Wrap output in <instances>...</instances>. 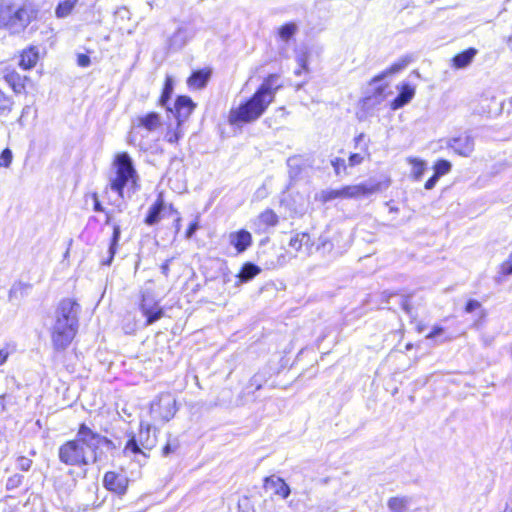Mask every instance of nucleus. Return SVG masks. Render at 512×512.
I'll list each match as a JSON object with an SVG mask.
<instances>
[{
  "label": "nucleus",
  "mask_w": 512,
  "mask_h": 512,
  "mask_svg": "<svg viewBox=\"0 0 512 512\" xmlns=\"http://www.w3.org/2000/svg\"><path fill=\"white\" fill-rule=\"evenodd\" d=\"M118 446L107 437L81 423L76 436L63 443L58 449L59 461L67 466H87L103 459V450H116Z\"/></svg>",
  "instance_id": "f257e3e1"
},
{
  "label": "nucleus",
  "mask_w": 512,
  "mask_h": 512,
  "mask_svg": "<svg viewBox=\"0 0 512 512\" xmlns=\"http://www.w3.org/2000/svg\"><path fill=\"white\" fill-rule=\"evenodd\" d=\"M80 305L73 299H63L55 311L52 343L57 351L65 350L74 339L78 326Z\"/></svg>",
  "instance_id": "f03ea898"
},
{
  "label": "nucleus",
  "mask_w": 512,
  "mask_h": 512,
  "mask_svg": "<svg viewBox=\"0 0 512 512\" xmlns=\"http://www.w3.org/2000/svg\"><path fill=\"white\" fill-rule=\"evenodd\" d=\"M37 17V9L30 0H4L0 3V28L18 34Z\"/></svg>",
  "instance_id": "7ed1b4c3"
},
{
  "label": "nucleus",
  "mask_w": 512,
  "mask_h": 512,
  "mask_svg": "<svg viewBox=\"0 0 512 512\" xmlns=\"http://www.w3.org/2000/svg\"><path fill=\"white\" fill-rule=\"evenodd\" d=\"M271 103L270 97L255 91L248 100L230 110L229 122L233 125L254 122L265 113Z\"/></svg>",
  "instance_id": "20e7f679"
},
{
  "label": "nucleus",
  "mask_w": 512,
  "mask_h": 512,
  "mask_svg": "<svg viewBox=\"0 0 512 512\" xmlns=\"http://www.w3.org/2000/svg\"><path fill=\"white\" fill-rule=\"evenodd\" d=\"M116 169L115 177L110 179V188L118 194V198H123V190L126 186L134 188L137 180V173L133 165L132 158L127 152L117 154L114 160Z\"/></svg>",
  "instance_id": "39448f33"
},
{
  "label": "nucleus",
  "mask_w": 512,
  "mask_h": 512,
  "mask_svg": "<svg viewBox=\"0 0 512 512\" xmlns=\"http://www.w3.org/2000/svg\"><path fill=\"white\" fill-rule=\"evenodd\" d=\"M156 428L151 426L150 424L140 423V429L137 435H132L125 447L124 454L129 456H138L141 455L144 458H147L148 455L146 451H150L156 446L157 443V435Z\"/></svg>",
  "instance_id": "423d86ee"
},
{
  "label": "nucleus",
  "mask_w": 512,
  "mask_h": 512,
  "mask_svg": "<svg viewBox=\"0 0 512 512\" xmlns=\"http://www.w3.org/2000/svg\"><path fill=\"white\" fill-rule=\"evenodd\" d=\"M139 309L146 317V325H151L161 319L164 315L163 308L156 300L154 292L150 289L141 290Z\"/></svg>",
  "instance_id": "0eeeda50"
},
{
  "label": "nucleus",
  "mask_w": 512,
  "mask_h": 512,
  "mask_svg": "<svg viewBox=\"0 0 512 512\" xmlns=\"http://www.w3.org/2000/svg\"><path fill=\"white\" fill-rule=\"evenodd\" d=\"M150 410L155 417L168 422L177 412L176 399L171 393H162L151 403Z\"/></svg>",
  "instance_id": "6e6552de"
},
{
  "label": "nucleus",
  "mask_w": 512,
  "mask_h": 512,
  "mask_svg": "<svg viewBox=\"0 0 512 512\" xmlns=\"http://www.w3.org/2000/svg\"><path fill=\"white\" fill-rule=\"evenodd\" d=\"M374 191V187H368L365 184L349 185L341 189L324 192L323 201L327 202L336 198H359L372 194Z\"/></svg>",
  "instance_id": "1a4fd4ad"
},
{
  "label": "nucleus",
  "mask_w": 512,
  "mask_h": 512,
  "mask_svg": "<svg viewBox=\"0 0 512 512\" xmlns=\"http://www.w3.org/2000/svg\"><path fill=\"white\" fill-rule=\"evenodd\" d=\"M103 485L107 490L123 495L128 487V478L124 473L108 471L103 477Z\"/></svg>",
  "instance_id": "9d476101"
},
{
  "label": "nucleus",
  "mask_w": 512,
  "mask_h": 512,
  "mask_svg": "<svg viewBox=\"0 0 512 512\" xmlns=\"http://www.w3.org/2000/svg\"><path fill=\"white\" fill-rule=\"evenodd\" d=\"M161 125L160 115L156 112H149L143 116H139L133 122V130L130 132L128 141L134 143L135 135L134 131L138 128H144L149 132L155 131Z\"/></svg>",
  "instance_id": "9b49d317"
},
{
  "label": "nucleus",
  "mask_w": 512,
  "mask_h": 512,
  "mask_svg": "<svg viewBox=\"0 0 512 512\" xmlns=\"http://www.w3.org/2000/svg\"><path fill=\"white\" fill-rule=\"evenodd\" d=\"M2 79L11 87L16 94H22L26 92V86L31 83L30 78L22 76L15 69L5 67L2 70Z\"/></svg>",
  "instance_id": "f8f14e48"
},
{
  "label": "nucleus",
  "mask_w": 512,
  "mask_h": 512,
  "mask_svg": "<svg viewBox=\"0 0 512 512\" xmlns=\"http://www.w3.org/2000/svg\"><path fill=\"white\" fill-rule=\"evenodd\" d=\"M195 107L196 105L190 97L178 96L174 103V108L169 110L174 114L178 126H182L192 114Z\"/></svg>",
  "instance_id": "ddd939ff"
},
{
  "label": "nucleus",
  "mask_w": 512,
  "mask_h": 512,
  "mask_svg": "<svg viewBox=\"0 0 512 512\" xmlns=\"http://www.w3.org/2000/svg\"><path fill=\"white\" fill-rule=\"evenodd\" d=\"M447 146L460 156L469 157L474 151V138L469 134L450 138Z\"/></svg>",
  "instance_id": "4468645a"
},
{
  "label": "nucleus",
  "mask_w": 512,
  "mask_h": 512,
  "mask_svg": "<svg viewBox=\"0 0 512 512\" xmlns=\"http://www.w3.org/2000/svg\"><path fill=\"white\" fill-rule=\"evenodd\" d=\"M195 35V31L192 27L181 26L169 39V46L174 50H179L184 47L187 42L192 39Z\"/></svg>",
  "instance_id": "2eb2a0df"
},
{
  "label": "nucleus",
  "mask_w": 512,
  "mask_h": 512,
  "mask_svg": "<svg viewBox=\"0 0 512 512\" xmlns=\"http://www.w3.org/2000/svg\"><path fill=\"white\" fill-rule=\"evenodd\" d=\"M264 487L267 490H272L275 495L281 496L283 499H286L291 493L288 484L275 475L265 478Z\"/></svg>",
  "instance_id": "dca6fc26"
},
{
  "label": "nucleus",
  "mask_w": 512,
  "mask_h": 512,
  "mask_svg": "<svg viewBox=\"0 0 512 512\" xmlns=\"http://www.w3.org/2000/svg\"><path fill=\"white\" fill-rule=\"evenodd\" d=\"M229 243L238 253L244 252L252 243V236L247 230L241 229L229 234Z\"/></svg>",
  "instance_id": "f3484780"
},
{
  "label": "nucleus",
  "mask_w": 512,
  "mask_h": 512,
  "mask_svg": "<svg viewBox=\"0 0 512 512\" xmlns=\"http://www.w3.org/2000/svg\"><path fill=\"white\" fill-rule=\"evenodd\" d=\"M279 75L278 74H270L266 77L260 87L256 90L263 96H267V98H271V102L274 101L276 92L282 87L280 83H278Z\"/></svg>",
  "instance_id": "a211bd4d"
},
{
  "label": "nucleus",
  "mask_w": 512,
  "mask_h": 512,
  "mask_svg": "<svg viewBox=\"0 0 512 512\" xmlns=\"http://www.w3.org/2000/svg\"><path fill=\"white\" fill-rule=\"evenodd\" d=\"M415 95V88L408 83H404L399 88V94L391 102V109L398 110L407 105Z\"/></svg>",
  "instance_id": "6ab92c4d"
},
{
  "label": "nucleus",
  "mask_w": 512,
  "mask_h": 512,
  "mask_svg": "<svg viewBox=\"0 0 512 512\" xmlns=\"http://www.w3.org/2000/svg\"><path fill=\"white\" fill-rule=\"evenodd\" d=\"M411 62V57L405 56L393 63L389 68H387L382 73L376 75L374 78H372L370 85H376L379 82H381L383 79H385L389 75L396 74L403 69H405L408 64Z\"/></svg>",
  "instance_id": "aec40b11"
},
{
  "label": "nucleus",
  "mask_w": 512,
  "mask_h": 512,
  "mask_svg": "<svg viewBox=\"0 0 512 512\" xmlns=\"http://www.w3.org/2000/svg\"><path fill=\"white\" fill-rule=\"evenodd\" d=\"M289 246L297 252L304 250L306 254H310L313 243L310 235L303 232L294 235L289 241Z\"/></svg>",
  "instance_id": "412c9836"
},
{
  "label": "nucleus",
  "mask_w": 512,
  "mask_h": 512,
  "mask_svg": "<svg viewBox=\"0 0 512 512\" xmlns=\"http://www.w3.org/2000/svg\"><path fill=\"white\" fill-rule=\"evenodd\" d=\"M39 59V51L36 47L30 46L20 54L19 66L24 70L33 68Z\"/></svg>",
  "instance_id": "4be33fe9"
},
{
  "label": "nucleus",
  "mask_w": 512,
  "mask_h": 512,
  "mask_svg": "<svg viewBox=\"0 0 512 512\" xmlns=\"http://www.w3.org/2000/svg\"><path fill=\"white\" fill-rule=\"evenodd\" d=\"M278 219L277 214L273 210L267 209L257 217L254 224L259 230L265 231L269 227L276 226Z\"/></svg>",
  "instance_id": "5701e85b"
},
{
  "label": "nucleus",
  "mask_w": 512,
  "mask_h": 512,
  "mask_svg": "<svg viewBox=\"0 0 512 512\" xmlns=\"http://www.w3.org/2000/svg\"><path fill=\"white\" fill-rule=\"evenodd\" d=\"M477 50L475 48H468L461 53H458L452 58V65L456 69L466 68L471 64L474 57L477 54Z\"/></svg>",
  "instance_id": "b1692460"
},
{
  "label": "nucleus",
  "mask_w": 512,
  "mask_h": 512,
  "mask_svg": "<svg viewBox=\"0 0 512 512\" xmlns=\"http://www.w3.org/2000/svg\"><path fill=\"white\" fill-rule=\"evenodd\" d=\"M163 210H164V201H163L162 197L160 196L155 201V203L149 208L144 222L149 226H153V225L157 224L161 219V214H162Z\"/></svg>",
  "instance_id": "393cba45"
},
{
  "label": "nucleus",
  "mask_w": 512,
  "mask_h": 512,
  "mask_svg": "<svg viewBox=\"0 0 512 512\" xmlns=\"http://www.w3.org/2000/svg\"><path fill=\"white\" fill-rule=\"evenodd\" d=\"M30 288L31 285L27 283H13L8 293V300L12 303L20 302L28 294Z\"/></svg>",
  "instance_id": "a878e982"
},
{
  "label": "nucleus",
  "mask_w": 512,
  "mask_h": 512,
  "mask_svg": "<svg viewBox=\"0 0 512 512\" xmlns=\"http://www.w3.org/2000/svg\"><path fill=\"white\" fill-rule=\"evenodd\" d=\"M261 272V268L252 262L245 263L237 274L238 283H246Z\"/></svg>",
  "instance_id": "bb28decb"
},
{
  "label": "nucleus",
  "mask_w": 512,
  "mask_h": 512,
  "mask_svg": "<svg viewBox=\"0 0 512 512\" xmlns=\"http://www.w3.org/2000/svg\"><path fill=\"white\" fill-rule=\"evenodd\" d=\"M210 78V72L205 70H198L191 74L187 83L189 87L194 89H202L206 86Z\"/></svg>",
  "instance_id": "cd10ccee"
},
{
  "label": "nucleus",
  "mask_w": 512,
  "mask_h": 512,
  "mask_svg": "<svg viewBox=\"0 0 512 512\" xmlns=\"http://www.w3.org/2000/svg\"><path fill=\"white\" fill-rule=\"evenodd\" d=\"M112 226H113V234H112L109 249H108L109 257L107 260H105L103 262L104 265H111V263L114 259V256L116 254L117 246H118V243H119L120 237H121L120 225L114 223Z\"/></svg>",
  "instance_id": "c85d7f7f"
},
{
  "label": "nucleus",
  "mask_w": 512,
  "mask_h": 512,
  "mask_svg": "<svg viewBox=\"0 0 512 512\" xmlns=\"http://www.w3.org/2000/svg\"><path fill=\"white\" fill-rule=\"evenodd\" d=\"M411 502V498L407 496L403 497H391L387 506L391 512H405Z\"/></svg>",
  "instance_id": "c756f323"
},
{
  "label": "nucleus",
  "mask_w": 512,
  "mask_h": 512,
  "mask_svg": "<svg viewBox=\"0 0 512 512\" xmlns=\"http://www.w3.org/2000/svg\"><path fill=\"white\" fill-rule=\"evenodd\" d=\"M365 157H370V152H369V147H368L367 142L363 143V147H361L360 152L352 153L349 156L348 165L350 167L358 166L364 161Z\"/></svg>",
  "instance_id": "7c9ffc66"
},
{
  "label": "nucleus",
  "mask_w": 512,
  "mask_h": 512,
  "mask_svg": "<svg viewBox=\"0 0 512 512\" xmlns=\"http://www.w3.org/2000/svg\"><path fill=\"white\" fill-rule=\"evenodd\" d=\"M78 0H64L60 2L55 10V14L58 18L67 17L75 7Z\"/></svg>",
  "instance_id": "2f4dec72"
},
{
  "label": "nucleus",
  "mask_w": 512,
  "mask_h": 512,
  "mask_svg": "<svg viewBox=\"0 0 512 512\" xmlns=\"http://www.w3.org/2000/svg\"><path fill=\"white\" fill-rule=\"evenodd\" d=\"M297 30V25L294 22H289L278 29V35L281 40L288 42L296 34Z\"/></svg>",
  "instance_id": "473e14b6"
},
{
  "label": "nucleus",
  "mask_w": 512,
  "mask_h": 512,
  "mask_svg": "<svg viewBox=\"0 0 512 512\" xmlns=\"http://www.w3.org/2000/svg\"><path fill=\"white\" fill-rule=\"evenodd\" d=\"M13 99L0 89V117L7 116L13 107Z\"/></svg>",
  "instance_id": "72a5a7b5"
},
{
  "label": "nucleus",
  "mask_w": 512,
  "mask_h": 512,
  "mask_svg": "<svg viewBox=\"0 0 512 512\" xmlns=\"http://www.w3.org/2000/svg\"><path fill=\"white\" fill-rule=\"evenodd\" d=\"M408 162L412 165V175L415 180H420L426 170V163L418 158H408Z\"/></svg>",
  "instance_id": "f704fd0d"
},
{
  "label": "nucleus",
  "mask_w": 512,
  "mask_h": 512,
  "mask_svg": "<svg viewBox=\"0 0 512 512\" xmlns=\"http://www.w3.org/2000/svg\"><path fill=\"white\" fill-rule=\"evenodd\" d=\"M433 168L434 174L440 178L441 176L450 172L452 164L448 160L440 159L435 163Z\"/></svg>",
  "instance_id": "c9c22d12"
},
{
  "label": "nucleus",
  "mask_w": 512,
  "mask_h": 512,
  "mask_svg": "<svg viewBox=\"0 0 512 512\" xmlns=\"http://www.w3.org/2000/svg\"><path fill=\"white\" fill-rule=\"evenodd\" d=\"M172 92H173L172 81L168 78L165 81V84H164V87H163V91H162V95H161V98H160L161 105H163V106L167 105L169 99L171 98Z\"/></svg>",
  "instance_id": "e433bc0d"
},
{
  "label": "nucleus",
  "mask_w": 512,
  "mask_h": 512,
  "mask_svg": "<svg viewBox=\"0 0 512 512\" xmlns=\"http://www.w3.org/2000/svg\"><path fill=\"white\" fill-rule=\"evenodd\" d=\"M23 479L24 477L21 474H14L10 476L6 481V490L12 491L20 487L23 482Z\"/></svg>",
  "instance_id": "4c0bfd02"
},
{
  "label": "nucleus",
  "mask_w": 512,
  "mask_h": 512,
  "mask_svg": "<svg viewBox=\"0 0 512 512\" xmlns=\"http://www.w3.org/2000/svg\"><path fill=\"white\" fill-rule=\"evenodd\" d=\"M182 126H178L173 131H168L166 134V140L171 144H176L183 137Z\"/></svg>",
  "instance_id": "58836bf2"
},
{
  "label": "nucleus",
  "mask_w": 512,
  "mask_h": 512,
  "mask_svg": "<svg viewBox=\"0 0 512 512\" xmlns=\"http://www.w3.org/2000/svg\"><path fill=\"white\" fill-rule=\"evenodd\" d=\"M333 248V244L330 241V238L326 234H322L318 238L317 250L322 249L323 251L330 252Z\"/></svg>",
  "instance_id": "ea45409f"
},
{
  "label": "nucleus",
  "mask_w": 512,
  "mask_h": 512,
  "mask_svg": "<svg viewBox=\"0 0 512 512\" xmlns=\"http://www.w3.org/2000/svg\"><path fill=\"white\" fill-rule=\"evenodd\" d=\"M33 461L25 456H19L16 460L17 469L27 472L31 469Z\"/></svg>",
  "instance_id": "a19ab883"
},
{
  "label": "nucleus",
  "mask_w": 512,
  "mask_h": 512,
  "mask_svg": "<svg viewBox=\"0 0 512 512\" xmlns=\"http://www.w3.org/2000/svg\"><path fill=\"white\" fill-rule=\"evenodd\" d=\"M12 159V151L9 148H5L0 154V167L8 168L11 165Z\"/></svg>",
  "instance_id": "79ce46f5"
},
{
  "label": "nucleus",
  "mask_w": 512,
  "mask_h": 512,
  "mask_svg": "<svg viewBox=\"0 0 512 512\" xmlns=\"http://www.w3.org/2000/svg\"><path fill=\"white\" fill-rule=\"evenodd\" d=\"M476 310H480L481 317L484 316V310L481 309V303L475 299H470L465 305V312L472 313Z\"/></svg>",
  "instance_id": "37998d69"
},
{
  "label": "nucleus",
  "mask_w": 512,
  "mask_h": 512,
  "mask_svg": "<svg viewBox=\"0 0 512 512\" xmlns=\"http://www.w3.org/2000/svg\"><path fill=\"white\" fill-rule=\"evenodd\" d=\"M331 165L333 166L334 168V171H335V174L337 176L341 175V171H345L346 170V162L343 158H335L331 161Z\"/></svg>",
  "instance_id": "c03bdc74"
},
{
  "label": "nucleus",
  "mask_w": 512,
  "mask_h": 512,
  "mask_svg": "<svg viewBox=\"0 0 512 512\" xmlns=\"http://www.w3.org/2000/svg\"><path fill=\"white\" fill-rule=\"evenodd\" d=\"M178 447H179V444H178L177 440H174V441L168 440V442L162 449V455L168 456L171 453L175 452L178 449Z\"/></svg>",
  "instance_id": "a18cd8bd"
},
{
  "label": "nucleus",
  "mask_w": 512,
  "mask_h": 512,
  "mask_svg": "<svg viewBox=\"0 0 512 512\" xmlns=\"http://www.w3.org/2000/svg\"><path fill=\"white\" fill-rule=\"evenodd\" d=\"M387 88V85H378L374 88L373 97L375 102L379 103L383 99L384 91Z\"/></svg>",
  "instance_id": "49530a36"
},
{
  "label": "nucleus",
  "mask_w": 512,
  "mask_h": 512,
  "mask_svg": "<svg viewBox=\"0 0 512 512\" xmlns=\"http://www.w3.org/2000/svg\"><path fill=\"white\" fill-rule=\"evenodd\" d=\"M401 308L407 313L410 314L412 307L410 305V296H401L400 301Z\"/></svg>",
  "instance_id": "de8ad7c7"
},
{
  "label": "nucleus",
  "mask_w": 512,
  "mask_h": 512,
  "mask_svg": "<svg viewBox=\"0 0 512 512\" xmlns=\"http://www.w3.org/2000/svg\"><path fill=\"white\" fill-rule=\"evenodd\" d=\"M77 64L80 67H88L90 65V58L86 54H79L77 57Z\"/></svg>",
  "instance_id": "09e8293b"
},
{
  "label": "nucleus",
  "mask_w": 512,
  "mask_h": 512,
  "mask_svg": "<svg viewBox=\"0 0 512 512\" xmlns=\"http://www.w3.org/2000/svg\"><path fill=\"white\" fill-rule=\"evenodd\" d=\"M9 355L10 350L7 346L0 348V366H2L7 361Z\"/></svg>",
  "instance_id": "8fccbe9b"
},
{
  "label": "nucleus",
  "mask_w": 512,
  "mask_h": 512,
  "mask_svg": "<svg viewBox=\"0 0 512 512\" xmlns=\"http://www.w3.org/2000/svg\"><path fill=\"white\" fill-rule=\"evenodd\" d=\"M501 271L504 275H512V261L507 260L501 265Z\"/></svg>",
  "instance_id": "3c124183"
},
{
  "label": "nucleus",
  "mask_w": 512,
  "mask_h": 512,
  "mask_svg": "<svg viewBox=\"0 0 512 512\" xmlns=\"http://www.w3.org/2000/svg\"><path fill=\"white\" fill-rule=\"evenodd\" d=\"M439 177H437L435 174H433L425 183L424 187L427 190H431L435 187L436 183L438 182Z\"/></svg>",
  "instance_id": "603ef678"
},
{
  "label": "nucleus",
  "mask_w": 512,
  "mask_h": 512,
  "mask_svg": "<svg viewBox=\"0 0 512 512\" xmlns=\"http://www.w3.org/2000/svg\"><path fill=\"white\" fill-rule=\"evenodd\" d=\"M92 197H93V202H94V205H93L94 211H96V212H105V209L102 206L101 202L99 201L97 194L94 193L92 195Z\"/></svg>",
  "instance_id": "864d4df0"
},
{
  "label": "nucleus",
  "mask_w": 512,
  "mask_h": 512,
  "mask_svg": "<svg viewBox=\"0 0 512 512\" xmlns=\"http://www.w3.org/2000/svg\"><path fill=\"white\" fill-rule=\"evenodd\" d=\"M198 229V223L197 222H193L189 225L188 229L186 230V238H191L195 232L197 231Z\"/></svg>",
  "instance_id": "5fc2aeb1"
},
{
  "label": "nucleus",
  "mask_w": 512,
  "mask_h": 512,
  "mask_svg": "<svg viewBox=\"0 0 512 512\" xmlns=\"http://www.w3.org/2000/svg\"><path fill=\"white\" fill-rule=\"evenodd\" d=\"M297 62L299 64L300 68L295 71V74L300 75L302 69H305V70L307 69V62H306L305 57H303V56L298 57Z\"/></svg>",
  "instance_id": "6e6d98bb"
},
{
  "label": "nucleus",
  "mask_w": 512,
  "mask_h": 512,
  "mask_svg": "<svg viewBox=\"0 0 512 512\" xmlns=\"http://www.w3.org/2000/svg\"><path fill=\"white\" fill-rule=\"evenodd\" d=\"M365 137L366 136L364 133H360L358 136L354 138L355 148H359L361 150V147H363L362 142H364Z\"/></svg>",
  "instance_id": "4d7b16f0"
},
{
  "label": "nucleus",
  "mask_w": 512,
  "mask_h": 512,
  "mask_svg": "<svg viewBox=\"0 0 512 512\" xmlns=\"http://www.w3.org/2000/svg\"><path fill=\"white\" fill-rule=\"evenodd\" d=\"M444 329L442 327H434L432 331L427 335V338H435L438 335L443 333Z\"/></svg>",
  "instance_id": "13d9d810"
},
{
  "label": "nucleus",
  "mask_w": 512,
  "mask_h": 512,
  "mask_svg": "<svg viewBox=\"0 0 512 512\" xmlns=\"http://www.w3.org/2000/svg\"><path fill=\"white\" fill-rule=\"evenodd\" d=\"M171 259L166 260L160 267L161 272L164 276H168L169 274V265H170Z\"/></svg>",
  "instance_id": "bf43d9fd"
},
{
  "label": "nucleus",
  "mask_w": 512,
  "mask_h": 512,
  "mask_svg": "<svg viewBox=\"0 0 512 512\" xmlns=\"http://www.w3.org/2000/svg\"><path fill=\"white\" fill-rule=\"evenodd\" d=\"M6 411V394L0 395V412Z\"/></svg>",
  "instance_id": "052dcab7"
},
{
  "label": "nucleus",
  "mask_w": 512,
  "mask_h": 512,
  "mask_svg": "<svg viewBox=\"0 0 512 512\" xmlns=\"http://www.w3.org/2000/svg\"><path fill=\"white\" fill-rule=\"evenodd\" d=\"M251 385H255V389L259 390L262 387L261 382L258 380V376L255 375L251 379Z\"/></svg>",
  "instance_id": "680f3d73"
},
{
  "label": "nucleus",
  "mask_w": 512,
  "mask_h": 512,
  "mask_svg": "<svg viewBox=\"0 0 512 512\" xmlns=\"http://www.w3.org/2000/svg\"><path fill=\"white\" fill-rule=\"evenodd\" d=\"M76 483V480L72 479L71 483L67 486V488H65L64 492L69 494L76 487Z\"/></svg>",
  "instance_id": "e2e57ef3"
},
{
  "label": "nucleus",
  "mask_w": 512,
  "mask_h": 512,
  "mask_svg": "<svg viewBox=\"0 0 512 512\" xmlns=\"http://www.w3.org/2000/svg\"><path fill=\"white\" fill-rule=\"evenodd\" d=\"M105 213H106L105 224L106 225H111L112 224V220H113V214L110 211H105Z\"/></svg>",
  "instance_id": "0e129e2a"
},
{
  "label": "nucleus",
  "mask_w": 512,
  "mask_h": 512,
  "mask_svg": "<svg viewBox=\"0 0 512 512\" xmlns=\"http://www.w3.org/2000/svg\"><path fill=\"white\" fill-rule=\"evenodd\" d=\"M30 111V106L26 105L23 109H22V117H24L26 114H28Z\"/></svg>",
  "instance_id": "69168bd1"
},
{
  "label": "nucleus",
  "mask_w": 512,
  "mask_h": 512,
  "mask_svg": "<svg viewBox=\"0 0 512 512\" xmlns=\"http://www.w3.org/2000/svg\"><path fill=\"white\" fill-rule=\"evenodd\" d=\"M116 207H117V211L118 212H122L124 210V206H123V203L120 202L119 204H116Z\"/></svg>",
  "instance_id": "338daca9"
},
{
  "label": "nucleus",
  "mask_w": 512,
  "mask_h": 512,
  "mask_svg": "<svg viewBox=\"0 0 512 512\" xmlns=\"http://www.w3.org/2000/svg\"><path fill=\"white\" fill-rule=\"evenodd\" d=\"M509 46H510V47H511V49H512V35H511V36H510V38H509Z\"/></svg>",
  "instance_id": "774afa93"
}]
</instances>
